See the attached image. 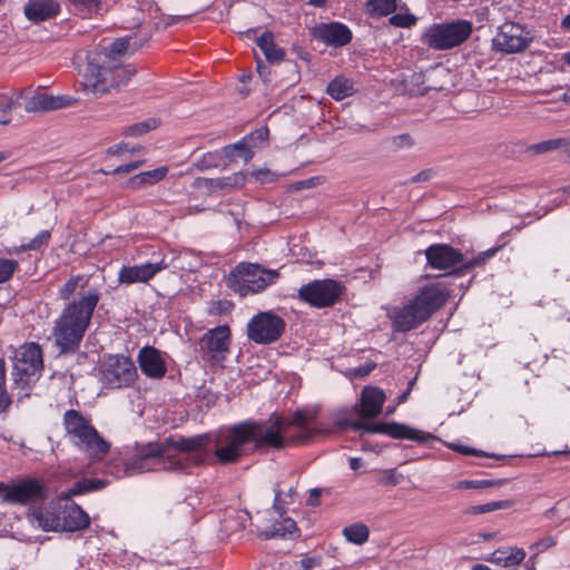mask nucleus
<instances>
[{
    "mask_svg": "<svg viewBox=\"0 0 570 570\" xmlns=\"http://www.w3.org/2000/svg\"><path fill=\"white\" fill-rule=\"evenodd\" d=\"M315 413L296 411L287 422L276 414L265 421H246L233 425L223 436L224 444L216 442L215 456L223 464L234 463L245 454V446L253 442L255 450H281L289 441L307 442L312 433L307 428L314 422Z\"/></svg>",
    "mask_w": 570,
    "mask_h": 570,
    "instance_id": "nucleus-1",
    "label": "nucleus"
},
{
    "mask_svg": "<svg viewBox=\"0 0 570 570\" xmlns=\"http://www.w3.org/2000/svg\"><path fill=\"white\" fill-rule=\"evenodd\" d=\"M216 442L224 444L223 438L199 434L190 438L170 439L165 442H150L137 449L124 461L127 474L135 475L149 471H185L190 465L206 462L215 454Z\"/></svg>",
    "mask_w": 570,
    "mask_h": 570,
    "instance_id": "nucleus-2",
    "label": "nucleus"
},
{
    "mask_svg": "<svg viewBox=\"0 0 570 570\" xmlns=\"http://www.w3.org/2000/svg\"><path fill=\"white\" fill-rule=\"evenodd\" d=\"M99 299V289L92 287L63 308L53 327L57 345L62 352L73 351L79 346Z\"/></svg>",
    "mask_w": 570,
    "mask_h": 570,
    "instance_id": "nucleus-3",
    "label": "nucleus"
},
{
    "mask_svg": "<svg viewBox=\"0 0 570 570\" xmlns=\"http://www.w3.org/2000/svg\"><path fill=\"white\" fill-rule=\"evenodd\" d=\"M449 297L450 291L443 284L423 286L412 299L391 311L389 316L393 328L403 333L416 328L439 311Z\"/></svg>",
    "mask_w": 570,
    "mask_h": 570,
    "instance_id": "nucleus-4",
    "label": "nucleus"
},
{
    "mask_svg": "<svg viewBox=\"0 0 570 570\" xmlns=\"http://www.w3.org/2000/svg\"><path fill=\"white\" fill-rule=\"evenodd\" d=\"M66 436L92 461H101L109 453L111 444L91 424L89 417L77 410L63 414Z\"/></svg>",
    "mask_w": 570,
    "mask_h": 570,
    "instance_id": "nucleus-5",
    "label": "nucleus"
},
{
    "mask_svg": "<svg viewBox=\"0 0 570 570\" xmlns=\"http://www.w3.org/2000/svg\"><path fill=\"white\" fill-rule=\"evenodd\" d=\"M136 73L131 65H119L111 61L101 63L88 62L83 73V88L96 96H104L112 89L126 86Z\"/></svg>",
    "mask_w": 570,
    "mask_h": 570,
    "instance_id": "nucleus-6",
    "label": "nucleus"
},
{
    "mask_svg": "<svg viewBox=\"0 0 570 570\" xmlns=\"http://www.w3.org/2000/svg\"><path fill=\"white\" fill-rule=\"evenodd\" d=\"M498 248H490L476 255L475 257L464 261L463 254L450 245L434 244L425 249L428 264L435 269L446 271L461 265L460 271H468L476 266H482L485 262L493 257Z\"/></svg>",
    "mask_w": 570,
    "mask_h": 570,
    "instance_id": "nucleus-7",
    "label": "nucleus"
},
{
    "mask_svg": "<svg viewBox=\"0 0 570 570\" xmlns=\"http://www.w3.org/2000/svg\"><path fill=\"white\" fill-rule=\"evenodd\" d=\"M279 276L275 269H265L258 264L240 263L228 276L232 288L240 295L258 293L273 284Z\"/></svg>",
    "mask_w": 570,
    "mask_h": 570,
    "instance_id": "nucleus-8",
    "label": "nucleus"
},
{
    "mask_svg": "<svg viewBox=\"0 0 570 570\" xmlns=\"http://www.w3.org/2000/svg\"><path fill=\"white\" fill-rule=\"evenodd\" d=\"M472 31L473 26L468 20L438 23L422 35V42L434 50H449L462 45Z\"/></svg>",
    "mask_w": 570,
    "mask_h": 570,
    "instance_id": "nucleus-9",
    "label": "nucleus"
},
{
    "mask_svg": "<svg viewBox=\"0 0 570 570\" xmlns=\"http://www.w3.org/2000/svg\"><path fill=\"white\" fill-rule=\"evenodd\" d=\"M43 370V356L39 344L28 343L14 352L12 377L16 385L26 387L37 381Z\"/></svg>",
    "mask_w": 570,
    "mask_h": 570,
    "instance_id": "nucleus-10",
    "label": "nucleus"
},
{
    "mask_svg": "<svg viewBox=\"0 0 570 570\" xmlns=\"http://www.w3.org/2000/svg\"><path fill=\"white\" fill-rule=\"evenodd\" d=\"M100 381L107 389H122L131 386L137 376V368L129 356L109 354L100 364Z\"/></svg>",
    "mask_w": 570,
    "mask_h": 570,
    "instance_id": "nucleus-11",
    "label": "nucleus"
},
{
    "mask_svg": "<svg viewBox=\"0 0 570 570\" xmlns=\"http://www.w3.org/2000/svg\"><path fill=\"white\" fill-rule=\"evenodd\" d=\"M344 286L331 278L316 279L298 289V298L316 308L335 305L343 293Z\"/></svg>",
    "mask_w": 570,
    "mask_h": 570,
    "instance_id": "nucleus-12",
    "label": "nucleus"
},
{
    "mask_svg": "<svg viewBox=\"0 0 570 570\" xmlns=\"http://www.w3.org/2000/svg\"><path fill=\"white\" fill-rule=\"evenodd\" d=\"M286 323L272 311L259 312L247 324V337L256 344L267 345L278 341Z\"/></svg>",
    "mask_w": 570,
    "mask_h": 570,
    "instance_id": "nucleus-13",
    "label": "nucleus"
},
{
    "mask_svg": "<svg viewBox=\"0 0 570 570\" xmlns=\"http://www.w3.org/2000/svg\"><path fill=\"white\" fill-rule=\"evenodd\" d=\"M48 498V488L41 480L28 478L11 485L6 484L2 501L10 504L28 505L45 502Z\"/></svg>",
    "mask_w": 570,
    "mask_h": 570,
    "instance_id": "nucleus-14",
    "label": "nucleus"
},
{
    "mask_svg": "<svg viewBox=\"0 0 570 570\" xmlns=\"http://www.w3.org/2000/svg\"><path fill=\"white\" fill-rule=\"evenodd\" d=\"M532 36L529 30L519 23L507 21L501 24L492 39L494 51L517 53L524 51L531 43Z\"/></svg>",
    "mask_w": 570,
    "mask_h": 570,
    "instance_id": "nucleus-15",
    "label": "nucleus"
},
{
    "mask_svg": "<svg viewBox=\"0 0 570 570\" xmlns=\"http://www.w3.org/2000/svg\"><path fill=\"white\" fill-rule=\"evenodd\" d=\"M230 344V330L219 325L207 331L199 341V353L203 361L218 363L226 358Z\"/></svg>",
    "mask_w": 570,
    "mask_h": 570,
    "instance_id": "nucleus-16",
    "label": "nucleus"
},
{
    "mask_svg": "<svg viewBox=\"0 0 570 570\" xmlns=\"http://www.w3.org/2000/svg\"><path fill=\"white\" fill-rule=\"evenodd\" d=\"M354 430H363L367 433L386 434L393 439L412 440L417 443H425L434 440L435 436L431 433L413 429L409 425L389 422V423H362L354 422L351 424Z\"/></svg>",
    "mask_w": 570,
    "mask_h": 570,
    "instance_id": "nucleus-17",
    "label": "nucleus"
},
{
    "mask_svg": "<svg viewBox=\"0 0 570 570\" xmlns=\"http://www.w3.org/2000/svg\"><path fill=\"white\" fill-rule=\"evenodd\" d=\"M313 39L334 48L343 47L351 42L352 31L341 22H321L309 29Z\"/></svg>",
    "mask_w": 570,
    "mask_h": 570,
    "instance_id": "nucleus-18",
    "label": "nucleus"
},
{
    "mask_svg": "<svg viewBox=\"0 0 570 570\" xmlns=\"http://www.w3.org/2000/svg\"><path fill=\"white\" fill-rule=\"evenodd\" d=\"M168 267L169 264L164 258L156 263L124 266L119 271L118 279L121 284L145 283Z\"/></svg>",
    "mask_w": 570,
    "mask_h": 570,
    "instance_id": "nucleus-19",
    "label": "nucleus"
},
{
    "mask_svg": "<svg viewBox=\"0 0 570 570\" xmlns=\"http://www.w3.org/2000/svg\"><path fill=\"white\" fill-rule=\"evenodd\" d=\"M137 361L142 374L149 379L159 380L167 372L161 353L153 346H144L138 353Z\"/></svg>",
    "mask_w": 570,
    "mask_h": 570,
    "instance_id": "nucleus-20",
    "label": "nucleus"
},
{
    "mask_svg": "<svg viewBox=\"0 0 570 570\" xmlns=\"http://www.w3.org/2000/svg\"><path fill=\"white\" fill-rule=\"evenodd\" d=\"M75 102L76 99L67 95L52 96L38 94L28 99L24 109L27 112L50 111L70 107Z\"/></svg>",
    "mask_w": 570,
    "mask_h": 570,
    "instance_id": "nucleus-21",
    "label": "nucleus"
},
{
    "mask_svg": "<svg viewBox=\"0 0 570 570\" xmlns=\"http://www.w3.org/2000/svg\"><path fill=\"white\" fill-rule=\"evenodd\" d=\"M59 532H75L86 529L90 519L89 515L76 503L63 507L58 511Z\"/></svg>",
    "mask_w": 570,
    "mask_h": 570,
    "instance_id": "nucleus-22",
    "label": "nucleus"
},
{
    "mask_svg": "<svg viewBox=\"0 0 570 570\" xmlns=\"http://www.w3.org/2000/svg\"><path fill=\"white\" fill-rule=\"evenodd\" d=\"M29 522L46 532H59L58 511L52 505L31 507L27 513Z\"/></svg>",
    "mask_w": 570,
    "mask_h": 570,
    "instance_id": "nucleus-23",
    "label": "nucleus"
},
{
    "mask_svg": "<svg viewBox=\"0 0 570 570\" xmlns=\"http://www.w3.org/2000/svg\"><path fill=\"white\" fill-rule=\"evenodd\" d=\"M450 77V70L441 66H435L424 72L416 75L417 80H422L423 87L413 89L415 95H425L431 90L440 91L445 88V79Z\"/></svg>",
    "mask_w": 570,
    "mask_h": 570,
    "instance_id": "nucleus-24",
    "label": "nucleus"
},
{
    "mask_svg": "<svg viewBox=\"0 0 570 570\" xmlns=\"http://www.w3.org/2000/svg\"><path fill=\"white\" fill-rule=\"evenodd\" d=\"M385 402V393L383 390L374 386H366L361 394L360 415L363 419H374L382 412Z\"/></svg>",
    "mask_w": 570,
    "mask_h": 570,
    "instance_id": "nucleus-25",
    "label": "nucleus"
},
{
    "mask_svg": "<svg viewBox=\"0 0 570 570\" xmlns=\"http://www.w3.org/2000/svg\"><path fill=\"white\" fill-rule=\"evenodd\" d=\"M60 6L55 0H29L24 6V16L32 22H42L56 17Z\"/></svg>",
    "mask_w": 570,
    "mask_h": 570,
    "instance_id": "nucleus-26",
    "label": "nucleus"
},
{
    "mask_svg": "<svg viewBox=\"0 0 570 570\" xmlns=\"http://www.w3.org/2000/svg\"><path fill=\"white\" fill-rule=\"evenodd\" d=\"M525 551L518 547H503L484 558L485 561L502 568H515L525 559Z\"/></svg>",
    "mask_w": 570,
    "mask_h": 570,
    "instance_id": "nucleus-27",
    "label": "nucleus"
},
{
    "mask_svg": "<svg viewBox=\"0 0 570 570\" xmlns=\"http://www.w3.org/2000/svg\"><path fill=\"white\" fill-rule=\"evenodd\" d=\"M276 520L271 528L261 531V537L264 539L271 538H294L298 534L296 522L291 518H283Z\"/></svg>",
    "mask_w": 570,
    "mask_h": 570,
    "instance_id": "nucleus-28",
    "label": "nucleus"
},
{
    "mask_svg": "<svg viewBox=\"0 0 570 570\" xmlns=\"http://www.w3.org/2000/svg\"><path fill=\"white\" fill-rule=\"evenodd\" d=\"M138 49V46L132 37H125L115 40L106 48L104 61L116 62L118 56L125 55L128 51L134 52Z\"/></svg>",
    "mask_w": 570,
    "mask_h": 570,
    "instance_id": "nucleus-29",
    "label": "nucleus"
},
{
    "mask_svg": "<svg viewBox=\"0 0 570 570\" xmlns=\"http://www.w3.org/2000/svg\"><path fill=\"white\" fill-rule=\"evenodd\" d=\"M167 173L168 168L166 166L148 171H142L132 176L128 181V186L132 189H138L147 185H154L164 179Z\"/></svg>",
    "mask_w": 570,
    "mask_h": 570,
    "instance_id": "nucleus-30",
    "label": "nucleus"
},
{
    "mask_svg": "<svg viewBox=\"0 0 570 570\" xmlns=\"http://www.w3.org/2000/svg\"><path fill=\"white\" fill-rule=\"evenodd\" d=\"M257 45L263 51L267 61L272 63H277L284 59L285 52L282 48L275 45L272 32H264L258 38Z\"/></svg>",
    "mask_w": 570,
    "mask_h": 570,
    "instance_id": "nucleus-31",
    "label": "nucleus"
},
{
    "mask_svg": "<svg viewBox=\"0 0 570 570\" xmlns=\"http://www.w3.org/2000/svg\"><path fill=\"white\" fill-rule=\"evenodd\" d=\"M105 485H106V482L104 480L82 479V480L76 482L71 488H69L68 491L62 494V498L70 499L71 497L101 490L105 488Z\"/></svg>",
    "mask_w": 570,
    "mask_h": 570,
    "instance_id": "nucleus-32",
    "label": "nucleus"
},
{
    "mask_svg": "<svg viewBox=\"0 0 570 570\" xmlns=\"http://www.w3.org/2000/svg\"><path fill=\"white\" fill-rule=\"evenodd\" d=\"M326 92L333 99L342 100L353 94V85L346 78L336 77L327 85Z\"/></svg>",
    "mask_w": 570,
    "mask_h": 570,
    "instance_id": "nucleus-33",
    "label": "nucleus"
},
{
    "mask_svg": "<svg viewBox=\"0 0 570 570\" xmlns=\"http://www.w3.org/2000/svg\"><path fill=\"white\" fill-rule=\"evenodd\" d=\"M342 533L348 542L358 546L365 543L370 537V530L367 525L362 522H356L345 527Z\"/></svg>",
    "mask_w": 570,
    "mask_h": 570,
    "instance_id": "nucleus-34",
    "label": "nucleus"
},
{
    "mask_svg": "<svg viewBox=\"0 0 570 570\" xmlns=\"http://www.w3.org/2000/svg\"><path fill=\"white\" fill-rule=\"evenodd\" d=\"M563 148L567 155L570 157V139L568 138H554L544 140L534 145H531L528 150L534 154H546L551 150Z\"/></svg>",
    "mask_w": 570,
    "mask_h": 570,
    "instance_id": "nucleus-35",
    "label": "nucleus"
},
{
    "mask_svg": "<svg viewBox=\"0 0 570 570\" xmlns=\"http://www.w3.org/2000/svg\"><path fill=\"white\" fill-rule=\"evenodd\" d=\"M89 278L83 275H76L70 277L60 288L59 296L62 299H69L70 296L79 287L81 291L88 285Z\"/></svg>",
    "mask_w": 570,
    "mask_h": 570,
    "instance_id": "nucleus-36",
    "label": "nucleus"
},
{
    "mask_svg": "<svg viewBox=\"0 0 570 570\" xmlns=\"http://www.w3.org/2000/svg\"><path fill=\"white\" fill-rule=\"evenodd\" d=\"M366 8L372 16H389L396 9V0H368Z\"/></svg>",
    "mask_w": 570,
    "mask_h": 570,
    "instance_id": "nucleus-37",
    "label": "nucleus"
},
{
    "mask_svg": "<svg viewBox=\"0 0 570 570\" xmlns=\"http://www.w3.org/2000/svg\"><path fill=\"white\" fill-rule=\"evenodd\" d=\"M544 518L549 520L559 519L564 521L570 519V497L559 500L554 507L544 512Z\"/></svg>",
    "mask_w": 570,
    "mask_h": 570,
    "instance_id": "nucleus-38",
    "label": "nucleus"
},
{
    "mask_svg": "<svg viewBox=\"0 0 570 570\" xmlns=\"http://www.w3.org/2000/svg\"><path fill=\"white\" fill-rule=\"evenodd\" d=\"M294 493L293 487H289L286 492L278 488L275 489L274 509L281 517L285 513V507L293 502Z\"/></svg>",
    "mask_w": 570,
    "mask_h": 570,
    "instance_id": "nucleus-39",
    "label": "nucleus"
},
{
    "mask_svg": "<svg viewBox=\"0 0 570 570\" xmlns=\"http://www.w3.org/2000/svg\"><path fill=\"white\" fill-rule=\"evenodd\" d=\"M224 153H225V156L226 157H234L235 155L239 156L240 158H243V160L245 163H248L252 158H253V155L254 153L252 151V149L246 145L245 141H239L237 144H234V145H229V146H226L224 148Z\"/></svg>",
    "mask_w": 570,
    "mask_h": 570,
    "instance_id": "nucleus-40",
    "label": "nucleus"
},
{
    "mask_svg": "<svg viewBox=\"0 0 570 570\" xmlns=\"http://www.w3.org/2000/svg\"><path fill=\"white\" fill-rule=\"evenodd\" d=\"M157 125H158L157 120L150 118V119L144 120L141 122L128 126L125 129L124 134L126 136H132V137L141 136V135L147 134L148 131L155 129L157 127Z\"/></svg>",
    "mask_w": 570,
    "mask_h": 570,
    "instance_id": "nucleus-41",
    "label": "nucleus"
},
{
    "mask_svg": "<svg viewBox=\"0 0 570 570\" xmlns=\"http://www.w3.org/2000/svg\"><path fill=\"white\" fill-rule=\"evenodd\" d=\"M18 267V261L0 257V284L8 282Z\"/></svg>",
    "mask_w": 570,
    "mask_h": 570,
    "instance_id": "nucleus-42",
    "label": "nucleus"
},
{
    "mask_svg": "<svg viewBox=\"0 0 570 570\" xmlns=\"http://www.w3.org/2000/svg\"><path fill=\"white\" fill-rule=\"evenodd\" d=\"M14 107V100L12 97L0 94V125H8L11 121L9 116L10 111Z\"/></svg>",
    "mask_w": 570,
    "mask_h": 570,
    "instance_id": "nucleus-43",
    "label": "nucleus"
},
{
    "mask_svg": "<svg viewBox=\"0 0 570 570\" xmlns=\"http://www.w3.org/2000/svg\"><path fill=\"white\" fill-rule=\"evenodd\" d=\"M512 505L511 501H495L485 504H480L471 508L473 513H488L499 509H508Z\"/></svg>",
    "mask_w": 570,
    "mask_h": 570,
    "instance_id": "nucleus-44",
    "label": "nucleus"
},
{
    "mask_svg": "<svg viewBox=\"0 0 570 570\" xmlns=\"http://www.w3.org/2000/svg\"><path fill=\"white\" fill-rule=\"evenodd\" d=\"M50 239L49 230H41L29 243L21 245V250H37Z\"/></svg>",
    "mask_w": 570,
    "mask_h": 570,
    "instance_id": "nucleus-45",
    "label": "nucleus"
},
{
    "mask_svg": "<svg viewBox=\"0 0 570 570\" xmlns=\"http://www.w3.org/2000/svg\"><path fill=\"white\" fill-rule=\"evenodd\" d=\"M416 18L409 13H396L390 18V23L395 27L409 28L415 24Z\"/></svg>",
    "mask_w": 570,
    "mask_h": 570,
    "instance_id": "nucleus-46",
    "label": "nucleus"
},
{
    "mask_svg": "<svg viewBox=\"0 0 570 570\" xmlns=\"http://www.w3.org/2000/svg\"><path fill=\"white\" fill-rule=\"evenodd\" d=\"M497 482L492 480H463L458 482L455 485L456 489H484L491 488Z\"/></svg>",
    "mask_w": 570,
    "mask_h": 570,
    "instance_id": "nucleus-47",
    "label": "nucleus"
},
{
    "mask_svg": "<svg viewBox=\"0 0 570 570\" xmlns=\"http://www.w3.org/2000/svg\"><path fill=\"white\" fill-rule=\"evenodd\" d=\"M141 150V146L140 145H135V146H131L129 147L128 144H125V142H120V144H117V145H114L111 147H109L107 149V153L109 155H120L121 153H130V154H135V153H138Z\"/></svg>",
    "mask_w": 570,
    "mask_h": 570,
    "instance_id": "nucleus-48",
    "label": "nucleus"
},
{
    "mask_svg": "<svg viewBox=\"0 0 570 570\" xmlns=\"http://www.w3.org/2000/svg\"><path fill=\"white\" fill-rule=\"evenodd\" d=\"M391 142L396 149H403L412 147L414 145V139L409 134H402L392 137Z\"/></svg>",
    "mask_w": 570,
    "mask_h": 570,
    "instance_id": "nucleus-49",
    "label": "nucleus"
},
{
    "mask_svg": "<svg viewBox=\"0 0 570 570\" xmlns=\"http://www.w3.org/2000/svg\"><path fill=\"white\" fill-rule=\"evenodd\" d=\"M142 165H144L142 160L130 161L128 164L120 165L117 168H115L112 170V174H129V173L138 169Z\"/></svg>",
    "mask_w": 570,
    "mask_h": 570,
    "instance_id": "nucleus-50",
    "label": "nucleus"
},
{
    "mask_svg": "<svg viewBox=\"0 0 570 570\" xmlns=\"http://www.w3.org/2000/svg\"><path fill=\"white\" fill-rule=\"evenodd\" d=\"M379 482L383 485H390V487L396 485L399 480H397L395 470L394 469L385 470L383 472V475L379 480Z\"/></svg>",
    "mask_w": 570,
    "mask_h": 570,
    "instance_id": "nucleus-51",
    "label": "nucleus"
},
{
    "mask_svg": "<svg viewBox=\"0 0 570 570\" xmlns=\"http://www.w3.org/2000/svg\"><path fill=\"white\" fill-rule=\"evenodd\" d=\"M554 546V540L551 537L544 538L531 546V549H535L537 552H541L543 550L549 549L550 547Z\"/></svg>",
    "mask_w": 570,
    "mask_h": 570,
    "instance_id": "nucleus-52",
    "label": "nucleus"
},
{
    "mask_svg": "<svg viewBox=\"0 0 570 570\" xmlns=\"http://www.w3.org/2000/svg\"><path fill=\"white\" fill-rule=\"evenodd\" d=\"M75 6L91 10L99 7L100 0H69Z\"/></svg>",
    "mask_w": 570,
    "mask_h": 570,
    "instance_id": "nucleus-53",
    "label": "nucleus"
},
{
    "mask_svg": "<svg viewBox=\"0 0 570 570\" xmlns=\"http://www.w3.org/2000/svg\"><path fill=\"white\" fill-rule=\"evenodd\" d=\"M214 163H215V156L213 154H207V155H204L203 158L197 163V167L203 170V169L214 166L215 165Z\"/></svg>",
    "mask_w": 570,
    "mask_h": 570,
    "instance_id": "nucleus-54",
    "label": "nucleus"
},
{
    "mask_svg": "<svg viewBox=\"0 0 570 570\" xmlns=\"http://www.w3.org/2000/svg\"><path fill=\"white\" fill-rule=\"evenodd\" d=\"M11 403V400L6 391V387H0V413L7 411Z\"/></svg>",
    "mask_w": 570,
    "mask_h": 570,
    "instance_id": "nucleus-55",
    "label": "nucleus"
},
{
    "mask_svg": "<svg viewBox=\"0 0 570 570\" xmlns=\"http://www.w3.org/2000/svg\"><path fill=\"white\" fill-rule=\"evenodd\" d=\"M320 562L317 559L315 558H303L301 560V567L304 569V570H312L313 568H315L316 566H318Z\"/></svg>",
    "mask_w": 570,
    "mask_h": 570,
    "instance_id": "nucleus-56",
    "label": "nucleus"
},
{
    "mask_svg": "<svg viewBox=\"0 0 570 570\" xmlns=\"http://www.w3.org/2000/svg\"><path fill=\"white\" fill-rule=\"evenodd\" d=\"M268 137V129L267 128H261L258 130H256L255 132H252L249 136H248V139L249 140H254V139H259V140H266Z\"/></svg>",
    "mask_w": 570,
    "mask_h": 570,
    "instance_id": "nucleus-57",
    "label": "nucleus"
},
{
    "mask_svg": "<svg viewBox=\"0 0 570 570\" xmlns=\"http://www.w3.org/2000/svg\"><path fill=\"white\" fill-rule=\"evenodd\" d=\"M430 177H431V170H422L412 178V181L413 183L425 181V180L430 179Z\"/></svg>",
    "mask_w": 570,
    "mask_h": 570,
    "instance_id": "nucleus-58",
    "label": "nucleus"
},
{
    "mask_svg": "<svg viewBox=\"0 0 570 570\" xmlns=\"http://www.w3.org/2000/svg\"><path fill=\"white\" fill-rule=\"evenodd\" d=\"M321 495V491L318 489L311 490V495L308 499V503L311 505H317L318 504V498Z\"/></svg>",
    "mask_w": 570,
    "mask_h": 570,
    "instance_id": "nucleus-59",
    "label": "nucleus"
},
{
    "mask_svg": "<svg viewBox=\"0 0 570 570\" xmlns=\"http://www.w3.org/2000/svg\"><path fill=\"white\" fill-rule=\"evenodd\" d=\"M0 387H6V363L0 358Z\"/></svg>",
    "mask_w": 570,
    "mask_h": 570,
    "instance_id": "nucleus-60",
    "label": "nucleus"
},
{
    "mask_svg": "<svg viewBox=\"0 0 570 570\" xmlns=\"http://www.w3.org/2000/svg\"><path fill=\"white\" fill-rule=\"evenodd\" d=\"M412 385H413V382H410L409 387L401 395L397 396V403H396L397 405L402 404L403 402L406 401V399L409 397V395L411 393Z\"/></svg>",
    "mask_w": 570,
    "mask_h": 570,
    "instance_id": "nucleus-61",
    "label": "nucleus"
},
{
    "mask_svg": "<svg viewBox=\"0 0 570 570\" xmlns=\"http://www.w3.org/2000/svg\"><path fill=\"white\" fill-rule=\"evenodd\" d=\"M362 465V460L360 458H352L350 460V466L352 470L356 471L361 468Z\"/></svg>",
    "mask_w": 570,
    "mask_h": 570,
    "instance_id": "nucleus-62",
    "label": "nucleus"
},
{
    "mask_svg": "<svg viewBox=\"0 0 570 570\" xmlns=\"http://www.w3.org/2000/svg\"><path fill=\"white\" fill-rule=\"evenodd\" d=\"M455 450H458L459 452H461L462 454H474V455H478V451L474 450V449H470V448H466V446H456Z\"/></svg>",
    "mask_w": 570,
    "mask_h": 570,
    "instance_id": "nucleus-63",
    "label": "nucleus"
},
{
    "mask_svg": "<svg viewBox=\"0 0 570 570\" xmlns=\"http://www.w3.org/2000/svg\"><path fill=\"white\" fill-rule=\"evenodd\" d=\"M561 27L570 30V14L566 16L561 21Z\"/></svg>",
    "mask_w": 570,
    "mask_h": 570,
    "instance_id": "nucleus-64",
    "label": "nucleus"
}]
</instances>
